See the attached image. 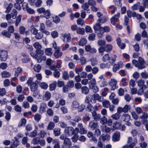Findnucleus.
<instances>
[{"mask_svg":"<svg viewBox=\"0 0 148 148\" xmlns=\"http://www.w3.org/2000/svg\"><path fill=\"white\" fill-rule=\"evenodd\" d=\"M89 126L91 130H94L97 127L98 125L96 121H92L89 122Z\"/></svg>","mask_w":148,"mask_h":148,"instance_id":"1a4fd4ad","label":"nucleus"},{"mask_svg":"<svg viewBox=\"0 0 148 148\" xmlns=\"http://www.w3.org/2000/svg\"><path fill=\"white\" fill-rule=\"evenodd\" d=\"M121 116V114L118 113L116 112V113L112 115L111 116V117L113 119L115 120H119Z\"/></svg>","mask_w":148,"mask_h":148,"instance_id":"e433bc0d","label":"nucleus"},{"mask_svg":"<svg viewBox=\"0 0 148 148\" xmlns=\"http://www.w3.org/2000/svg\"><path fill=\"white\" fill-rule=\"evenodd\" d=\"M15 140L14 141L13 143L11 145H12L14 148L17 147L19 144V142L18 139L16 137H15Z\"/></svg>","mask_w":148,"mask_h":148,"instance_id":"2f4dec72","label":"nucleus"},{"mask_svg":"<svg viewBox=\"0 0 148 148\" xmlns=\"http://www.w3.org/2000/svg\"><path fill=\"white\" fill-rule=\"evenodd\" d=\"M53 22L56 23H58L60 21V19L59 17L56 16L53 17Z\"/></svg>","mask_w":148,"mask_h":148,"instance_id":"69168bd1","label":"nucleus"},{"mask_svg":"<svg viewBox=\"0 0 148 148\" xmlns=\"http://www.w3.org/2000/svg\"><path fill=\"white\" fill-rule=\"evenodd\" d=\"M22 15H19L16 18L15 25L16 26H17L19 23L21 21Z\"/></svg>","mask_w":148,"mask_h":148,"instance_id":"a18cd8bd","label":"nucleus"},{"mask_svg":"<svg viewBox=\"0 0 148 148\" xmlns=\"http://www.w3.org/2000/svg\"><path fill=\"white\" fill-rule=\"evenodd\" d=\"M64 147L66 148H69L71 146L72 143L69 138H67L64 141Z\"/></svg>","mask_w":148,"mask_h":148,"instance_id":"f8f14e48","label":"nucleus"},{"mask_svg":"<svg viewBox=\"0 0 148 148\" xmlns=\"http://www.w3.org/2000/svg\"><path fill=\"white\" fill-rule=\"evenodd\" d=\"M40 139L38 137L36 138L33 139L32 141V143L36 145L38 144L40 142Z\"/></svg>","mask_w":148,"mask_h":148,"instance_id":"a19ab883","label":"nucleus"},{"mask_svg":"<svg viewBox=\"0 0 148 148\" xmlns=\"http://www.w3.org/2000/svg\"><path fill=\"white\" fill-rule=\"evenodd\" d=\"M33 46L36 50L41 49L42 48V46L38 42H36L33 44Z\"/></svg>","mask_w":148,"mask_h":148,"instance_id":"49530a36","label":"nucleus"},{"mask_svg":"<svg viewBox=\"0 0 148 148\" xmlns=\"http://www.w3.org/2000/svg\"><path fill=\"white\" fill-rule=\"evenodd\" d=\"M85 51L87 52H90L92 53H95L97 51L96 49L94 48H91V46L90 45H87L85 46Z\"/></svg>","mask_w":148,"mask_h":148,"instance_id":"6e6552de","label":"nucleus"},{"mask_svg":"<svg viewBox=\"0 0 148 148\" xmlns=\"http://www.w3.org/2000/svg\"><path fill=\"white\" fill-rule=\"evenodd\" d=\"M57 82L54 81L53 83L49 85V90L50 91H52L54 90L56 86Z\"/></svg>","mask_w":148,"mask_h":148,"instance_id":"ea45409f","label":"nucleus"},{"mask_svg":"<svg viewBox=\"0 0 148 148\" xmlns=\"http://www.w3.org/2000/svg\"><path fill=\"white\" fill-rule=\"evenodd\" d=\"M63 37L64 38V41L66 42L70 41L71 39V37L70 34H64Z\"/></svg>","mask_w":148,"mask_h":148,"instance_id":"5701e85b","label":"nucleus"},{"mask_svg":"<svg viewBox=\"0 0 148 148\" xmlns=\"http://www.w3.org/2000/svg\"><path fill=\"white\" fill-rule=\"evenodd\" d=\"M69 76L68 73L66 71H64L63 73V78L66 80L69 79Z\"/></svg>","mask_w":148,"mask_h":148,"instance_id":"774afa93","label":"nucleus"},{"mask_svg":"<svg viewBox=\"0 0 148 148\" xmlns=\"http://www.w3.org/2000/svg\"><path fill=\"white\" fill-rule=\"evenodd\" d=\"M34 71L37 72H39L41 69V66L38 64L34 66Z\"/></svg>","mask_w":148,"mask_h":148,"instance_id":"de8ad7c7","label":"nucleus"},{"mask_svg":"<svg viewBox=\"0 0 148 148\" xmlns=\"http://www.w3.org/2000/svg\"><path fill=\"white\" fill-rule=\"evenodd\" d=\"M11 115L10 113L9 112H6L5 116V119L8 121H9L10 119Z\"/></svg>","mask_w":148,"mask_h":148,"instance_id":"338daca9","label":"nucleus"},{"mask_svg":"<svg viewBox=\"0 0 148 148\" xmlns=\"http://www.w3.org/2000/svg\"><path fill=\"white\" fill-rule=\"evenodd\" d=\"M8 53L6 51L3 50L0 51V60L2 62H5L8 58Z\"/></svg>","mask_w":148,"mask_h":148,"instance_id":"7ed1b4c3","label":"nucleus"},{"mask_svg":"<svg viewBox=\"0 0 148 148\" xmlns=\"http://www.w3.org/2000/svg\"><path fill=\"white\" fill-rule=\"evenodd\" d=\"M120 136V133L118 131H116L114 133L113 136V140L114 141H118L119 139Z\"/></svg>","mask_w":148,"mask_h":148,"instance_id":"dca6fc26","label":"nucleus"},{"mask_svg":"<svg viewBox=\"0 0 148 148\" xmlns=\"http://www.w3.org/2000/svg\"><path fill=\"white\" fill-rule=\"evenodd\" d=\"M81 91L83 94L86 95L89 93V89L87 87L84 86L81 88Z\"/></svg>","mask_w":148,"mask_h":148,"instance_id":"4be33fe9","label":"nucleus"},{"mask_svg":"<svg viewBox=\"0 0 148 148\" xmlns=\"http://www.w3.org/2000/svg\"><path fill=\"white\" fill-rule=\"evenodd\" d=\"M53 131L55 136H58L60 134V130L58 128H55L53 129Z\"/></svg>","mask_w":148,"mask_h":148,"instance_id":"72a5a7b5","label":"nucleus"},{"mask_svg":"<svg viewBox=\"0 0 148 148\" xmlns=\"http://www.w3.org/2000/svg\"><path fill=\"white\" fill-rule=\"evenodd\" d=\"M137 83L138 86L141 87H143V85L145 83V81L144 80L140 79L138 81Z\"/></svg>","mask_w":148,"mask_h":148,"instance_id":"052dcab7","label":"nucleus"},{"mask_svg":"<svg viewBox=\"0 0 148 148\" xmlns=\"http://www.w3.org/2000/svg\"><path fill=\"white\" fill-rule=\"evenodd\" d=\"M7 6L6 7V10L5 12L6 13H9L11 11L12 8L13 6V5L12 3H10L9 4H7L6 5Z\"/></svg>","mask_w":148,"mask_h":148,"instance_id":"bb28decb","label":"nucleus"},{"mask_svg":"<svg viewBox=\"0 0 148 148\" xmlns=\"http://www.w3.org/2000/svg\"><path fill=\"white\" fill-rule=\"evenodd\" d=\"M120 13L119 12L115 14L110 18L111 23L112 24L114 25L119 20L120 17Z\"/></svg>","mask_w":148,"mask_h":148,"instance_id":"0eeeda50","label":"nucleus"},{"mask_svg":"<svg viewBox=\"0 0 148 148\" xmlns=\"http://www.w3.org/2000/svg\"><path fill=\"white\" fill-rule=\"evenodd\" d=\"M22 71V68L18 67L17 68L16 70L15 71L14 76L16 77H18L19 74L21 73Z\"/></svg>","mask_w":148,"mask_h":148,"instance_id":"58836bf2","label":"nucleus"},{"mask_svg":"<svg viewBox=\"0 0 148 148\" xmlns=\"http://www.w3.org/2000/svg\"><path fill=\"white\" fill-rule=\"evenodd\" d=\"M51 96V93L48 91H46L43 96V99L44 100L48 101L50 99Z\"/></svg>","mask_w":148,"mask_h":148,"instance_id":"9d476101","label":"nucleus"},{"mask_svg":"<svg viewBox=\"0 0 148 148\" xmlns=\"http://www.w3.org/2000/svg\"><path fill=\"white\" fill-rule=\"evenodd\" d=\"M140 5V3L139 2H137L136 3L134 4L132 6V9L133 10H138Z\"/></svg>","mask_w":148,"mask_h":148,"instance_id":"79ce46f5","label":"nucleus"},{"mask_svg":"<svg viewBox=\"0 0 148 148\" xmlns=\"http://www.w3.org/2000/svg\"><path fill=\"white\" fill-rule=\"evenodd\" d=\"M121 118L123 121L126 122H127L130 121V117L129 114H125L122 116Z\"/></svg>","mask_w":148,"mask_h":148,"instance_id":"f3484780","label":"nucleus"},{"mask_svg":"<svg viewBox=\"0 0 148 148\" xmlns=\"http://www.w3.org/2000/svg\"><path fill=\"white\" fill-rule=\"evenodd\" d=\"M91 65L94 66L97 65L98 63V61L95 58H93L90 59Z\"/></svg>","mask_w":148,"mask_h":148,"instance_id":"864d4df0","label":"nucleus"},{"mask_svg":"<svg viewBox=\"0 0 148 148\" xmlns=\"http://www.w3.org/2000/svg\"><path fill=\"white\" fill-rule=\"evenodd\" d=\"M116 56L115 54L113 55L110 59L109 62L111 64H113L116 60Z\"/></svg>","mask_w":148,"mask_h":148,"instance_id":"5fc2aeb1","label":"nucleus"},{"mask_svg":"<svg viewBox=\"0 0 148 148\" xmlns=\"http://www.w3.org/2000/svg\"><path fill=\"white\" fill-rule=\"evenodd\" d=\"M44 16L47 19L49 18L51 15L50 11L49 10H45L43 13Z\"/></svg>","mask_w":148,"mask_h":148,"instance_id":"a878e982","label":"nucleus"},{"mask_svg":"<svg viewBox=\"0 0 148 148\" xmlns=\"http://www.w3.org/2000/svg\"><path fill=\"white\" fill-rule=\"evenodd\" d=\"M117 83V81L115 79H110L109 84L111 87V90H114L118 88V86L116 85Z\"/></svg>","mask_w":148,"mask_h":148,"instance_id":"20e7f679","label":"nucleus"},{"mask_svg":"<svg viewBox=\"0 0 148 148\" xmlns=\"http://www.w3.org/2000/svg\"><path fill=\"white\" fill-rule=\"evenodd\" d=\"M101 24L99 23L97 21L96 23L93 26V28L95 32H96V31H98V30L101 28Z\"/></svg>","mask_w":148,"mask_h":148,"instance_id":"b1692460","label":"nucleus"},{"mask_svg":"<svg viewBox=\"0 0 148 148\" xmlns=\"http://www.w3.org/2000/svg\"><path fill=\"white\" fill-rule=\"evenodd\" d=\"M62 55V53L60 51V49L56 50L53 53L54 56L56 58L60 57Z\"/></svg>","mask_w":148,"mask_h":148,"instance_id":"4468645a","label":"nucleus"},{"mask_svg":"<svg viewBox=\"0 0 148 148\" xmlns=\"http://www.w3.org/2000/svg\"><path fill=\"white\" fill-rule=\"evenodd\" d=\"M95 32L97 34V36L98 38H101L103 36V34L104 33L102 29L101 28L98 31H96Z\"/></svg>","mask_w":148,"mask_h":148,"instance_id":"c9c22d12","label":"nucleus"},{"mask_svg":"<svg viewBox=\"0 0 148 148\" xmlns=\"http://www.w3.org/2000/svg\"><path fill=\"white\" fill-rule=\"evenodd\" d=\"M96 81L95 78L92 79L88 83L89 87L90 88H92L96 84Z\"/></svg>","mask_w":148,"mask_h":148,"instance_id":"6ab92c4d","label":"nucleus"},{"mask_svg":"<svg viewBox=\"0 0 148 148\" xmlns=\"http://www.w3.org/2000/svg\"><path fill=\"white\" fill-rule=\"evenodd\" d=\"M87 41L86 39L84 38H82L78 42L79 45L81 46H83L86 43Z\"/></svg>","mask_w":148,"mask_h":148,"instance_id":"c756f323","label":"nucleus"},{"mask_svg":"<svg viewBox=\"0 0 148 148\" xmlns=\"http://www.w3.org/2000/svg\"><path fill=\"white\" fill-rule=\"evenodd\" d=\"M102 105L104 107L108 108L110 106V103L109 101L105 100L102 102Z\"/></svg>","mask_w":148,"mask_h":148,"instance_id":"f704fd0d","label":"nucleus"},{"mask_svg":"<svg viewBox=\"0 0 148 148\" xmlns=\"http://www.w3.org/2000/svg\"><path fill=\"white\" fill-rule=\"evenodd\" d=\"M47 107V105L44 103H41L40 104V112L41 113L44 112L45 111V108Z\"/></svg>","mask_w":148,"mask_h":148,"instance_id":"cd10ccee","label":"nucleus"},{"mask_svg":"<svg viewBox=\"0 0 148 148\" xmlns=\"http://www.w3.org/2000/svg\"><path fill=\"white\" fill-rule=\"evenodd\" d=\"M77 23L78 25L82 26L84 24V20L81 18L78 19L77 21Z\"/></svg>","mask_w":148,"mask_h":148,"instance_id":"8fccbe9b","label":"nucleus"},{"mask_svg":"<svg viewBox=\"0 0 148 148\" xmlns=\"http://www.w3.org/2000/svg\"><path fill=\"white\" fill-rule=\"evenodd\" d=\"M86 109L88 112H90L93 110V107L91 104H89L87 105Z\"/></svg>","mask_w":148,"mask_h":148,"instance_id":"4d7b16f0","label":"nucleus"},{"mask_svg":"<svg viewBox=\"0 0 148 148\" xmlns=\"http://www.w3.org/2000/svg\"><path fill=\"white\" fill-rule=\"evenodd\" d=\"M35 58L36 59L38 63H40L42 61H45L46 59V57L45 56H39L37 55Z\"/></svg>","mask_w":148,"mask_h":148,"instance_id":"2eb2a0df","label":"nucleus"},{"mask_svg":"<svg viewBox=\"0 0 148 148\" xmlns=\"http://www.w3.org/2000/svg\"><path fill=\"white\" fill-rule=\"evenodd\" d=\"M85 108V106L84 104H81L80 106L79 105V107H78V112H82L84 110Z\"/></svg>","mask_w":148,"mask_h":148,"instance_id":"bf43d9fd","label":"nucleus"},{"mask_svg":"<svg viewBox=\"0 0 148 148\" xmlns=\"http://www.w3.org/2000/svg\"><path fill=\"white\" fill-rule=\"evenodd\" d=\"M98 22L99 23H103L106 22L107 19L105 17H101L99 18L97 20Z\"/></svg>","mask_w":148,"mask_h":148,"instance_id":"09e8293b","label":"nucleus"},{"mask_svg":"<svg viewBox=\"0 0 148 148\" xmlns=\"http://www.w3.org/2000/svg\"><path fill=\"white\" fill-rule=\"evenodd\" d=\"M39 83V81L36 80L35 81L34 83H32V85L30 86L31 90L33 92L32 95L34 97H36L38 94V92L37 90L38 88L37 84Z\"/></svg>","mask_w":148,"mask_h":148,"instance_id":"f03ea898","label":"nucleus"},{"mask_svg":"<svg viewBox=\"0 0 148 148\" xmlns=\"http://www.w3.org/2000/svg\"><path fill=\"white\" fill-rule=\"evenodd\" d=\"M15 111L17 112H21L22 111V109L21 107L18 105H17L14 107Z\"/></svg>","mask_w":148,"mask_h":148,"instance_id":"0e129e2a","label":"nucleus"},{"mask_svg":"<svg viewBox=\"0 0 148 148\" xmlns=\"http://www.w3.org/2000/svg\"><path fill=\"white\" fill-rule=\"evenodd\" d=\"M1 35L8 38H10L11 35V34L6 30L3 31L1 33Z\"/></svg>","mask_w":148,"mask_h":148,"instance_id":"aec40b11","label":"nucleus"},{"mask_svg":"<svg viewBox=\"0 0 148 148\" xmlns=\"http://www.w3.org/2000/svg\"><path fill=\"white\" fill-rule=\"evenodd\" d=\"M82 7L84 10H86L87 13H90V9L89 8V5L88 3L86 2L82 4Z\"/></svg>","mask_w":148,"mask_h":148,"instance_id":"a211bd4d","label":"nucleus"},{"mask_svg":"<svg viewBox=\"0 0 148 148\" xmlns=\"http://www.w3.org/2000/svg\"><path fill=\"white\" fill-rule=\"evenodd\" d=\"M84 29L83 28L78 27L77 30V34L83 35L84 33Z\"/></svg>","mask_w":148,"mask_h":148,"instance_id":"c03bdc74","label":"nucleus"},{"mask_svg":"<svg viewBox=\"0 0 148 148\" xmlns=\"http://www.w3.org/2000/svg\"><path fill=\"white\" fill-rule=\"evenodd\" d=\"M40 87L42 89L46 90L48 87V85L45 82H42L40 84Z\"/></svg>","mask_w":148,"mask_h":148,"instance_id":"37998d69","label":"nucleus"},{"mask_svg":"<svg viewBox=\"0 0 148 148\" xmlns=\"http://www.w3.org/2000/svg\"><path fill=\"white\" fill-rule=\"evenodd\" d=\"M10 15L12 18L13 19H14L16 18L17 15V11L15 9H13Z\"/></svg>","mask_w":148,"mask_h":148,"instance_id":"4c0bfd02","label":"nucleus"},{"mask_svg":"<svg viewBox=\"0 0 148 148\" xmlns=\"http://www.w3.org/2000/svg\"><path fill=\"white\" fill-rule=\"evenodd\" d=\"M123 63L121 62H119L117 64H115L112 68V71L113 72L115 73L119 70L120 68L123 67Z\"/></svg>","mask_w":148,"mask_h":148,"instance_id":"39448f33","label":"nucleus"},{"mask_svg":"<svg viewBox=\"0 0 148 148\" xmlns=\"http://www.w3.org/2000/svg\"><path fill=\"white\" fill-rule=\"evenodd\" d=\"M110 137L108 134H103L99 137V139H101L103 141L108 140L110 139Z\"/></svg>","mask_w":148,"mask_h":148,"instance_id":"393cba45","label":"nucleus"},{"mask_svg":"<svg viewBox=\"0 0 148 148\" xmlns=\"http://www.w3.org/2000/svg\"><path fill=\"white\" fill-rule=\"evenodd\" d=\"M92 116L94 119L98 120L101 119V116L99 114H97L95 111H93L91 112Z\"/></svg>","mask_w":148,"mask_h":148,"instance_id":"ddd939ff","label":"nucleus"},{"mask_svg":"<svg viewBox=\"0 0 148 148\" xmlns=\"http://www.w3.org/2000/svg\"><path fill=\"white\" fill-rule=\"evenodd\" d=\"M137 143V138H135L134 139V141L131 143L129 145V147L130 148H133Z\"/></svg>","mask_w":148,"mask_h":148,"instance_id":"3c124183","label":"nucleus"},{"mask_svg":"<svg viewBox=\"0 0 148 148\" xmlns=\"http://www.w3.org/2000/svg\"><path fill=\"white\" fill-rule=\"evenodd\" d=\"M21 55L23 58L22 59L23 62L26 63L30 60L29 56L27 54L25 53H22Z\"/></svg>","mask_w":148,"mask_h":148,"instance_id":"9b49d317","label":"nucleus"},{"mask_svg":"<svg viewBox=\"0 0 148 148\" xmlns=\"http://www.w3.org/2000/svg\"><path fill=\"white\" fill-rule=\"evenodd\" d=\"M64 132L69 136H72L74 134H78L79 132V129L76 127L74 129L72 127H69L66 128Z\"/></svg>","mask_w":148,"mask_h":148,"instance_id":"f257e3e1","label":"nucleus"},{"mask_svg":"<svg viewBox=\"0 0 148 148\" xmlns=\"http://www.w3.org/2000/svg\"><path fill=\"white\" fill-rule=\"evenodd\" d=\"M145 67V62L144 60L141 58H138V69H142Z\"/></svg>","mask_w":148,"mask_h":148,"instance_id":"423d86ee","label":"nucleus"},{"mask_svg":"<svg viewBox=\"0 0 148 148\" xmlns=\"http://www.w3.org/2000/svg\"><path fill=\"white\" fill-rule=\"evenodd\" d=\"M121 123L119 122H116L113 124V127L117 129H119L121 127Z\"/></svg>","mask_w":148,"mask_h":148,"instance_id":"680f3d73","label":"nucleus"},{"mask_svg":"<svg viewBox=\"0 0 148 148\" xmlns=\"http://www.w3.org/2000/svg\"><path fill=\"white\" fill-rule=\"evenodd\" d=\"M55 126L54 123L52 121H50L48 125L47 129L49 130H52L53 129Z\"/></svg>","mask_w":148,"mask_h":148,"instance_id":"473e14b6","label":"nucleus"},{"mask_svg":"<svg viewBox=\"0 0 148 148\" xmlns=\"http://www.w3.org/2000/svg\"><path fill=\"white\" fill-rule=\"evenodd\" d=\"M79 103L77 101H74L73 103L71 105V107L74 108H77L79 107Z\"/></svg>","mask_w":148,"mask_h":148,"instance_id":"13d9d810","label":"nucleus"},{"mask_svg":"<svg viewBox=\"0 0 148 148\" xmlns=\"http://www.w3.org/2000/svg\"><path fill=\"white\" fill-rule=\"evenodd\" d=\"M45 53L47 55H51L52 54V49L51 48L46 49L45 50Z\"/></svg>","mask_w":148,"mask_h":148,"instance_id":"6e6d98bb","label":"nucleus"},{"mask_svg":"<svg viewBox=\"0 0 148 148\" xmlns=\"http://www.w3.org/2000/svg\"><path fill=\"white\" fill-rule=\"evenodd\" d=\"M77 134H74L73 136L71 138V139L72 141L74 142H76L77 141L78 138V136L77 135Z\"/></svg>","mask_w":148,"mask_h":148,"instance_id":"e2e57ef3","label":"nucleus"},{"mask_svg":"<svg viewBox=\"0 0 148 148\" xmlns=\"http://www.w3.org/2000/svg\"><path fill=\"white\" fill-rule=\"evenodd\" d=\"M110 59V57L108 54H105L102 58V60L103 62H106Z\"/></svg>","mask_w":148,"mask_h":148,"instance_id":"603ef678","label":"nucleus"},{"mask_svg":"<svg viewBox=\"0 0 148 148\" xmlns=\"http://www.w3.org/2000/svg\"><path fill=\"white\" fill-rule=\"evenodd\" d=\"M105 51L109 52L112 49V46L111 44H107L104 47Z\"/></svg>","mask_w":148,"mask_h":148,"instance_id":"c85d7f7f","label":"nucleus"},{"mask_svg":"<svg viewBox=\"0 0 148 148\" xmlns=\"http://www.w3.org/2000/svg\"><path fill=\"white\" fill-rule=\"evenodd\" d=\"M1 75L2 77L7 78L10 77L11 74L9 72L4 71L1 73Z\"/></svg>","mask_w":148,"mask_h":148,"instance_id":"412c9836","label":"nucleus"},{"mask_svg":"<svg viewBox=\"0 0 148 148\" xmlns=\"http://www.w3.org/2000/svg\"><path fill=\"white\" fill-rule=\"evenodd\" d=\"M26 123V120L25 118L22 119L19 122L18 127H21L23 125H25Z\"/></svg>","mask_w":148,"mask_h":148,"instance_id":"7c9ffc66","label":"nucleus"}]
</instances>
